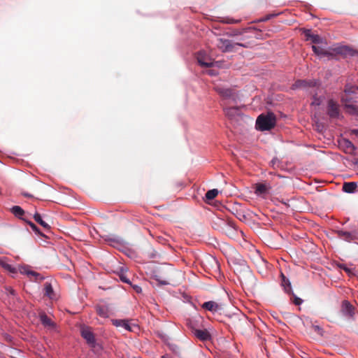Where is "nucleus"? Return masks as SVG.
<instances>
[{
    "label": "nucleus",
    "mask_w": 358,
    "mask_h": 358,
    "mask_svg": "<svg viewBox=\"0 0 358 358\" xmlns=\"http://www.w3.org/2000/svg\"><path fill=\"white\" fill-rule=\"evenodd\" d=\"M344 143H345V148L347 149L346 152H352V151H354L355 150V147L354 146L352 143L350 142V141L346 140V141H345Z\"/></svg>",
    "instance_id": "obj_32"
},
{
    "label": "nucleus",
    "mask_w": 358,
    "mask_h": 358,
    "mask_svg": "<svg viewBox=\"0 0 358 358\" xmlns=\"http://www.w3.org/2000/svg\"><path fill=\"white\" fill-rule=\"evenodd\" d=\"M80 334L82 337L86 340L87 343L90 345L95 344V337L92 329L87 326L80 328Z\"/></svg>",
    "instance_id": "obj_5"
},
{
    "label": "nucleus",
    "mask_w": 358,
    "mask_h": 358,
    "mask_svg": "<svg viewBox=\"0 0 358 358\" xmlns=\"http://www.w3.org/2000/svg\"><path fill=\"white\" fill-rule=\"evenodd\" d=\"M312 49L313 52L319 56H328L331 55V54L329 53L327 51L324 50L322 48L317 46V45H313Z\"/></svg>",
    "instance_id": "obj_24"
},
{
    "label": "nucleus",
    "mask_w": 358,
    "mask_h": 358,
    "mask_svg": "<svg viewBox=\"0 0 358 358\" xmlns=\"http://www.w3.org/2000/svg\"><path fill=\"white\" fill-rule=\"evenodd\" d=\"M275 115L272 112H268L257 117L255 126L257 129L263 131L271 130L275 126Z\"/></svg>",
    "instance_id": "obj_1"
},
{
    "label": "nucleus",
    "mask_w": 358,
    "mask_h": 358,
    "mask_svg": "<svg viewBox=\"0 0 358 358\" xmlns=\"http://www.w3.org/2000/svg\"><path fill=\"white\" fill-rule=\"evenodd\" d=\"M97 315L103 318H108L110 316V310L107 306L96 305L95 307Z\"/></svg>",
    "instance_id": "obj_14"
},
{
    "label": "nucleus",
    "mask_w": 358,
    "mask_h": 358,
    "mask_svg": "<svg viewBox=\"0 0 358 358\" xmlns=\"http://www.w3.org/2000/svg\"><path fill=\"white\" fill-rule=\"evenodd\" d=\"M296 87H307L311 88V90L310 91V94H313V101H312V105L319 106L321 102V98L320 96H317V93L315 92L316 90H318V87L317 86V82L316 81H309L307 82L306 80H298L296 82Z\"/></svg>",
    "instance_id": "obj_2"
},
{
    "label": "nucleus",
    "mask_w": 358,
    "mask_h": 358,
    "mask_svg": "<svg viewBox=\"0 0 358 358\" xmlns=\"http://www.w3.org/2000/svg\"><path fill=\"white\" fill-rule=\"evenodd\" d=\"M9 292H10V294H15V291H14V289H11V288H10V289H9Z\"/></svg>",
    "instance_id": "obj_40"
},
{
    "label": "nucleus",
    "mask_w": 358,
    "mask_h": 358,
    "mask_svg": "<svg viewBox=\"0 0 358 358\" xmlns=\"http://www.w3.org/2000/svg\"><path fill=\"white\" fill-rule=\"evenodd\" d=\"M278 15V13L268 14V15H266L264 17H263L261 20V21H262V22L267 21V20L271 19L272 17L277 16Z\"/></svg>",
    "instance_id": "obj_35"
},
{
    "label": "nucleus",
    "mask_w": 358,
    "mask_h": 358,
    "mask_svg": "<svg viewBox=\"0 0 358 358\" xmlns=\"http://www.w3.org/2000/svg\"><path fill=\"white\" fill-rule=\"evenodd\" d=\"M197 62L198 63L203 67H210L213 65V62L211 59L208 57L204 52H199L197 54Z\"/></svg>",
    "instance_id": "obj_10"
},
{
    "label": "nucleus",
    "mask_w": 358,
    "mask_h": 358,
    "mask_svg": "<svg viewBox=\"0 0 358 358\" xmlns=\"http://www.w3.org/2000/svg\"><path fill=\"white\" fill-rule=\"evenodd\" d=\"M355 134L357 135L358 136V129H355L353 130L352 131Z\"/></svg>",
    "instance_id": "obj_41"
},
{
    "label": "nucleus",
    "mask_w": 358,
    "mask_h": 358,
    "mask_svg": "<svg viewBox=\"0 0 358 358\" xmlns=\"http://www.w3.org/2000/svg\"><path fill=\"white\" fill-rule=\"evenodd\" d=\"M224 113L227 117L233 120L240 115V109L238 107H229L224 109Z\"/></svg>",
    "instance_id": "obj_15"
},
{
    "label": "nucleus",
    "mask_w": 358,
    "mask_h": 358,
    "mask_svg": "<svg viewBox=\"0 0 358 358\" xmlns=\"http://www.w3.org/2000/svg\"><path fill=\"white\" fill-rule=\"evenodd\" d=\"M306 36L307 40H310L313 43H319L321 41L318 35L311 34L310 31L306 33Z\"/></svg>",
    "instance_id": "obj_25"
},
{
    "label": "nucleus",
    "mask_w": 358,
    "mask_h": 358,
    "mask_svg": "<svg viewBox=\"0 0 358 358\" xmlns=\"http://www.w3.org/2000/svg\"><path fill=\"white\" fill-rule=\"evenodd\" d=\"M120 277V280L122 282L128 283V284H131V282L129 281V280L124 275L122 274Z\"/></svg>",
    "instance_id": "obj_37"
},
{
    "label": "nucleus",
    "mask_w": 358,
    "mask_h": 358,
    "mask_svg": "<svg viewBox=\"0 0 358 358\" xmlns=\"http://www.w3.org/2000/svg\"><path fill=\"white\" fill-rule=\"evenodd\" d=\"M280 273L290 274V266L289 262L284 258H280L278 261Z\"/></svg>",
    "instance_id": "obj_13"
},
{
    "label": "nucleus",
    "mask_w": 358,
    "mask_h": 358,
    "mask_svg": "<svg viewBox=\"0 0 358 358\" xmlns=\"http://www.w3.org/2000/svg\"><path fill=\"white\" fill-rule=\"evenodd\" d=\"M292 299H293L292 303H294L296 306H300L303 301V299H301V298L294 295L293 292H292Z\"/></svg>",
    "instance_id": "obj_34"
},
{
    "label": "nucleus",
    "mask_w": 358,
    "mask_h": 358,
    "mask_svg": "<svg viewBox=\"0 0 358 358\" xmlns=\"http://www.w3.org/2000/svg\"><path fill=\"white\" fill-rule=\"evenodd\" d=\"M27 274L31 278L34 277L35 280L36 281H41L43 279V278L41 277L39 273L35 271H29L27 272Z\"/></svg>",
    "instance_id": "obj_29"
},
{
    "label": "nucleus",
    "mask_w": 358,
    "mask_h": 358,
    "mask_svg": "<svg viewBox=\"0 0 358 358\" xmlns=\"http://www.w3.org/2000/svg\"><path fill=\"white\" fill-rule=\"evenodd\" d=\"M23 195H24V196H27V197H30V196H31L30 194H27V193H24V194H23Z\"/></svg>",
    "instance_id": "obj_42"
},
{
    "label": "nucleus",
    "mask_w": 358,
    "mask_h": 358,
    "mask_svg": "<svg viewBox=\"0 0 358 358\" xmlns=\"http://www.w3.org/2000/svg\"><path fill=\"white\" fill-rule=\"evenodd\" d=\"M155 277H156V280L157 281H159L161 284H162V285H168V284H169V280L170 278H169V275L166 276L164 278V279H163V280L161 279L162 278L161 276H159L157 275H156Z\"/></svg>",
    "instance_id": "obj_33"
},
{
    "label": "nucleus",
    "mask_w": 358,
    "mask_h": 358,
    "mask_svg": "<svg viewBox=\"0 0 358 358\" xmlns=\"http://www.w3.org/2000/svg\"><path fill=\"white\" fill-rule=\"evenodd\" d=\"M215 90L224 99H233L234 100L236 99V93L231 89L217 87H215Z\"/></svg>",
    "instance_id": "obj_8"
},
{
    "label": "nucleus",
    "mask_w": 358,
    "mask_h": 358,
    "mask_svg": "<svg viewBox=\"0 0 358 358\" xmlns=\"http://www.w3.org/2000/svg\"><path fill=\"white\" fill-rule=\"evenodd\" d=\"M306 238V234L304 232H301L300 234H295L292 231V239L296 241H298L299 244L302 245L303 242H306L305 240Z\"/></svg>",
    "instance_id": "obj_23"
},
{
    "label": "nucleus",
    "mask_w": 358,
    "mask_h": 358,
    "mask_svg": "<svg viewBox=\"0 0 358 358\" xmlns=\"http://www.w3.org/2000/svg\"><path fill=\"white\" fill-rule=\"evenodd\" d=\"M27 223L30 226L31 229L36 234L41 236H44V234L41 233L37 226L31 221H26Z\"/></svg>",
    "instance_id": "obj_28"
},
{
    "label": "nucleus",
    "mask_w": 358,
    "mask_h": 358,
    "mask_svg": "<svg viewBox=\"0 0 358 358\" xmlns=\"http://www.w3.org/2000/svg\"><path fill=\"white\" fill-rule=\"evenodd\" d=\"M245 268L248 269V266L245 264H243Z\"/></svg>",
    "instance_id": "obj_43"
},
{
    "label": "nucleus",
    "mask_w": 358,
    "mask_h": 358,
    "mask_svg": "<svg viewBox=\"0 0 358 358\" xmlns=\"http://www.w3.org/2000/svg\"><path fill=\"white\" fill-rule=\"evenodd\" d=\"M328 114L331 117H337L339 115L338 104L332 99L328 102Z\"/></svg>",
    "instance_id": "obj_12"
},
{
    "label": "nucleus",
    "mask_w": 358,
    "mask_h": 358,
    "mask_svg": "<svg viewBox=\"0 0 358 358\" xmlns=\"http://www.w3.org/2000/svg\"><path fill=\"white\" fill-rule=\"evenodd\" d=\"M10 212L15 217L26 221L25 219L22 218V216L24 215V210L20 206H14L10 208Z\"/></svg>",
    "instance_id": "obj_19"
},
{
    "label": "nucleus",
    "mask_w": 358,
    "mask_h": 358,
    "mask_svg": "<svg viewBox=\"0 0 358 358\" xmlns=\"http://www.w3.org/2000/svg\"><path fill=\"white\" fill-rule=\"evenodd\" d=\"M289 275L290 274H284L280 273L278 282L280 285V287L283 289L285 292L288 294L289 295L291 294V282L289 280Z\"/></svg>",
    "instance_id": "obj_6"
},
{
    "label": "nucleus",
    "mask_w": 358,
    "mask_h": 358,
    "mask_svg": "<svg viewBox=\"0 0 358 358\" xmlns=\"http://www.w3.org/2000/svg\"><path fill=\"white\" fill-rule=\"evenodd\" d=\"M218 194V191L216 189L208 190L206 194V198L208 200H212L215 199Z\"/></svg>",
    "instance_id": "obj_26"
},
{
    "label": "nucleus",
    "mask_w": 358,
    "mask_h": 358,
    "mask_svg": "<svg viewBox=\"0 0 358 358\" xmlns=\"http://www.w3.org/2000/svg\"><path fill=\"white\" fill-rule=\"evenodd\" d=\"M192 332L195 337L202 341H208L211 337L210 333L206 329H197L192 328Z\"/></svg>",
    "instance_id": "obj_9"
},
{
    "label": "nucleus",
    "mask_w": 358,
    "mask_h": 358,
    "mask_svg": "<svg viewBox=\"0 0 358 358\" xmlns=\"http://www.w3.org/2000/svg\"><path fill=\"white\" fill-rule=\"evenodd\" d=\"M44 295L50 299H55L56 294L53 290L52 286L50 282H46L44 284Z\"/></svg>",
    "instance_id": "obj_16"
},
{
    "label": "nucleus",
    "mask_w": 358,
    "mask_h": 358,
    "mask_svg": "<svg viewBox=\"0 0 358 358\" xmlns=\"http://www.w3.org/2000/svg\"><path fill=\"white\" fill-rule=\"evenodd\" d=\"M313 328L315 330V331L317 332L320 334H322V329L319 326L315 325L313 326Z\"/></svg>",
    "instance_id": "obj_39"
},
{
    "label": "nucleus",
    "mask_w": 358,
    "mask_h": 358,
    "mask_svg": "<svg viewBox=\"0 0 358 358\" xmlns=\"http://www.w3.org/2000/svg\"><path fill=\"white\" fill-rule=\"evenodd\" d=\"M217 47L223 52H229L234 51L236 45L247 48L248 46L240 43H233L231 41L225 38H218Z\"/></svg>",
    "instance_id": "obj_3"
},
{
    "label": "nucleus",
    "mask_w": 358,
    "mask_h": 358,
    "mask_svg": "<svg viewBox=\"0 0 358 358\" xmlns=\"http://www.w3.org/2000/svg\"><path fill=\"white\" fill-rule=\"evenodd\" d=\"M112 323L117 327H123L126 330L131 331V327L129 324V321L126 320H113Z\"/></svg>",
    "instance_id": "obj_18"
},
{
    "label": "nucleus",
    "mask_w": 358,
    "mask_h": 358,
    "mask_svg": "<svg viewBox=\"0 0 358 358\" xmlns=\"http://www.w3.org/2000/svg\"><path fill=\"white\" fill-rule=\"evenodd\" d=\"M357 90H358V87H357Z\"/></svg>",
    "instance_id": "obj_44"
},
{
    "label": "nucleus",
    "mask_w": 358,
    "mask_h": 358,
    "mask_svg": "<svg viewBox=\"0 0 358 358\" xmlns=\"http://www.w3.org/2000/svg\"><path fill=\"white\" fill-rule=\"evenodd\" d=\"M201 308L206 310H208L212 313H215L222 308V306L215 301H209L203 303L201 305Z\"/></svg>",
    "instance_id": "obj_11"
},
{
    "label": "nucleus",
    "mask_w": 358,
    "mask_h": 358,
    "mask_svg": "<svg viewBox=\"0 0 358 358\" xmlns=\"http://www.w3.org/2000/svg\"><path fill=\"white\" fill-rule=\"evenodd\" d=\"M133 289L135 290L136 292L137 293H141L142 292V289L140 286L138 285H133Z\"/></svg>",
    "instance_id": "obj_38"
},
{
    "label": "nucleus",
    "mask_w": 358,
    "mask_h": 358,
    "mask_svg": "<svg viewBox=\"0 0 358 358\" xmlns=\"http://www.w3.org/2000/svg\"><path fill=\"white\" fill-rule=\"evenodd\" d=\"M0 266L11 273H17V268L8 264L6 258H0Z\"/></svg>",
    "instance_id": "obj_17"
},
{
    "label": "nucleus",
    "mask_w": 358,
    "mask_h": 358,
    "mask_svg": "<svg viewBox=\"0 0 358 358\" xmlns=\"http://www.w3.org/2000/svg\"><path fill=\"white\" fill-rule=\"evenodd\" d=\"M34 219L37 223H38L40 225H41L45 229L50 230V225L42 220L41 216L39 213H36L34 215Z\"/></svg>",
    "instance_id": "obj_21"
},
{
    "label": "nucleus",
    "mask_w": 358,
    "mask_h": 358,
    "mask_svg": "<svg viewBox=\"0 0 358 358\" xmlns=\"http://www.w3.org/2000/svg\"><path fill=\"white\" fill-rule=\"evenodd\" d=\"M224 22L227 24H236V23H238L239 20H234L233 19L227 18L225 20Z\"/></svg>",
    "instance_id": "obj_36"
},
{
    "label": "nucleus",
    "mask_w": 358,
    "mask_h": 358,
    "mask_svg": "<svg viewBox=\"0 0 358 358\" xmlns=\"http://www.w3.org/2000/svg\"><path fill=\"white\" fill-rule=\"evenodd\" d=\"M40 320L41 323L45 327H53L54 323L50 317H48L45 313L40 315Z\"/></svg>",
    "instance_id": "obj_22"
},
{
    "label": "nucleus",
    "mask_w": 358,
    "mask_h": 358,
    "mask_svg": "<svg viewBox=\"0 0 358 358\" xmlns=\"http://www.w3.org/2000/svg\"><path fill=\"white\" fill-rule=\"evenodd\" d=\"M338 267L343 270L348 275H354L353 271L352 268H348L345 264H338Z\"/></svg>",
    "instance_id": "obj_30"
},
{
    "label": "nucleus",
    "mask_w": 358,
    "mask_h": 358,
    "mask_svg": "<svg viewBox=\"0 0 358 358\" xmlns=\"http://www.w3.org/2000/svg\"><path fill=\"white\" fill-rule=\"evenodd\" d=\"M357 187L356 182H344L343 185V190L347 193H353Z\"/></svg>",
    "instance_id": "obj_20"
},
{
    "label": "nucleus",
    "mask_w": 358,
    "mask_h": 358,
    "mask_svg": "<svg viewBox=\"0 0 358 358\" xmlns=\"http://www.w3.org/2000/svg\"><path fill=\"white\" fill-rule=\"evenodd\" d=\"M343 313L349 317H353L355 314V308L348 301H343L341 306Z\"/></svg>",
    "instance_id": "obj_7"
},
{
    "label": "nucleus",
    "mask_w": 358,
    "mask_h": 358,
    "mask_svg": "<svg viewBox=\"0 0 358 358\" xmlns=\"http://www.w3.org/2000/svg\"><path fill=\"white\" fill-rule=\"evenodd\" d=\"M255 192L258 194H263L267 192V187L264 184H257L256 186Z\"/></svg>",
    "instance_id": "obj_27"
},
{
    "label": "nucleus",
    "mask_w": 358,
    "mask_h": 358,
    "mask_svg": "<svg viewBox=\"0 0 358 358\" xmlns=\"http://www.w3.org/2000/svg\"><path fill=\"white\" fill-rule=\"evenodd\" d=\"M336 234L338 237L347 242H352L357 239V232L355 231H347L344 230H337Z\"/></svg>",
    "instance_id": "obj_4"
},
{
    "label": "nucleus",
    "mask_w": 358,
    "mask_h": 358,
    "mask_svg": "<svg viewBox=\"0 0 358 358\" xmlns=\"http://www.w3.org/2000/svg\"><path fill=\"white\" fill-rule=\"evenodd\" d=\"M356 90H358L357 87L351 85H346L344 91L347 94H353L355 93Z\"/></svg>",
    "instance_id": "obj_31"
}]
</instances>
